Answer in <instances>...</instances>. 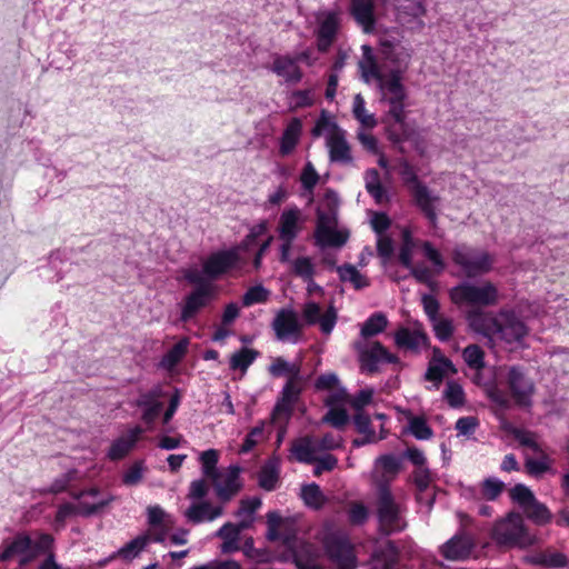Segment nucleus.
Returning a JSON list of instances; mask_svg holds the SVG:
<instances>
[{"label": "nucleus", "mask_w": 569, "mask_h": 569, "mask_svg": "<svg viewBox=\"0 0 569 569\" xmlns=\"http://www.w3.org/2000/svg\"><path fill=\"white\" fill-rule=\"evenodd\" d=\"M329 159L331 162L340 163L343 166L351 164L353 161L351 147L347 141V132L343 131L333 136L326 142Z\"/></svg>", "instance_id": "obj_26"}, {"label": "nucleus", "mask_w": 569, "mask_h": 569, "mask_svg": "<svg viewBox=\"0 0 569 569\" xmlns=\"http://www.w3.org/2000/svg\"><path fill=\"white\" fill-rule=\"evenodd\" d=\"M291 451L299 462L313 463L316 461L310 440L307 438L305 439V442L293 445Z\"/></svg>", "instance_id": "obj_62"}, {"label": "nucleus", "mask_w": 569, "mask_h": 569, "mask_svg": "<svg viewBox=\"0 0 569 569\" xmlns=\"http://www.w3.org/2000/svg\"><path fill=\"white\" fill-rule=\"evenodd\" d=\"M218 460L219 453L216 449H208L200 455L202 473L211 481L217 480V477H221V472L217 468Z\"/></svg>", "instance_id": "obj_47"}, {"label": "nucleus", "mask_w": 569, "mask_h": 569, "mask_svg": "<svg viewBox=\"0 0 569 569\" xmlns=\"http://www.w3.org/2000/svg\"><path fill=\"white\" fill-rule=\"evenodd\" d=\"M452 260L470 279L488 273L493 264V259L489 252L479 251L466 244L457 246L453 249Z\"/></svg>", "instance_id": "obj_7"}, {"label": "nucleus", "mask_w": 569, "mask_h": 569, "mask_svg": "<svg viewBox=\"0 0 569 569\" xmlns=\"http://www.w3.org/2000/svg\"><path fill=\"white\" fill-rule=\"evenodd\" d=\"M112 500H113V496H109L107 499H102L92 505L87 503V502H79V505L76 506L71 502H64V503L60 505L57 510L56 518H54L56 523L63 527L64 522L68 518L72 517V516H77V515L89 518L93 515H97L100 510H102L104 507H107Z\"/></svg>", "instance_id": "obj_18"}, {"label": "nucleus", "mask_w": 569, "mask_h": 569, "mask_svg": "<svg viewBox=\"0 0 569 569\" xmlns=\"http://www.w3.org/2000/svg\"><path fill=\"white\" fill-rule=\"evenodd\" d=\"M499 316L502 319L498 320L496 333L506 343L521 345L523 339L529 333L528 326L520 319L515 310L501 309Z\"/></svg>", "instance_id": "obj_13"}, {"label": "nucleus", "mask_w": 569, "mask_h": 569, "mask_svg": "<svg viewBox=\"0 0 569 569\" xmlns=\"http://www.w3.org/2000/svg\"><path fill=\"white\" fill-rule=\"evenodd\" d=\"M352 114L355 119L361 124L363 129H373L378 121L373 113H370L366 109V101L360 93L353 97L352 101Z\"/></svg>", "instance_id": "obj_39"}, {"label": "nucleus", "mask_w": 569, "mask_h": 569, "mask_svg": "<svg viewBox=\"0 0 569 569\" xmlns=\"http://www.w3.org/2000/svg\"><path fill=\"white\" fill-rule=\"evenodd\" d=\"M189 346V339L182 338L176 345L172 346L162 357L160 365L161 367L171 370L173 369L187 353Z\"/></svg>", "instance_id": "obj_42"}, {"label": "nucleus", "mask_w": 569, "mask_h": 569, "mask_svg": "<svg viewBox=\"0 0 569 569\" xmlns=\"http://www.w3.org/2000/svg\"><path fill=\"white\" fill-rule=\"evenodd\" d=\"M325 552L329 560L338 569H355L357 558L353 553V547L347 535L340 531L330 532L323 539Z\"/></svg>", "instance_id": "obj_8"}, {"label": "nucleus", "mask_w": 569, "mask_h": 569, "mask_svg": "<svg viewBox=\"0 0 569 569\" xmlns=\"http://www.w3.org/2000/svg\"><path fill=\"white\" fill-rule=\"evenodd\" d=\"M289 557L298 569H318V552L308 542L299 541L293 548L287 549Z\"/></svg>", "instance_id": "obj_25"}, {"label": "nucleus", "mask_w": 569, "mask_h": 569, "mask_svg": "<svg viewBox=\"0 0 569 569\" xmlns=\"http://www.w3.org/2000/svg\"><path fill=\"white\" fill-rule=\"evenodd\" d=\"M270 297V290L262 284L250 287L242 296V305L250 307L256 303H264Z\"/></svg>", "instance_id": "obj_53"}, {"label": "nucleus", "mask_w": 569, "mask_h": 569, "mask_svg": "<svg viewBox=\"0 0 569 569\" xmlns=\"http://www.w3.org/2000/svg\"><path fill=\"white\" fill-rule=\"evenodd\" d=\"M240 260L238 248H230L212 252L202 264L201 274L211 282L217 280L230 269L234 268Z\"/></svg>", "instance_id": "obj_12"}, {"label": "nucleus", "mask_w": 569, "mask_h": 569, "mask_svg": "<svg viewBox=\"0 0 569 569\" xmlns=\"http://www.w3.org/2000/svg\"><path fill=\"white\" fill-rule=\"evenodd\" d=\"M551 462L552 460L546 453L539 459L527 458L525 461V470L530 477L539 479L547 472H553Z\"/></svg>", "instance_id": "obj_45"}, {"label": "nucleus", "mask_w": 569, "mask_h": 569, "mask_svg": "<svg viewBox=\"0 0 569 569\" xmlns=\"http://www.w3.org/2000/svg\"><path fill=\"white\" fill-rule=\"evenodd\" d=\"M529 561L535 566L553 569L565 568L569 562L567 556L562 552H540L530 557Z\"/></svg>", "instance_id": "obj_41"}, {"label": "nucleus", "mask_w": 569, "mask_h": 569, "mask_svg": "<svg viewBox=\"0 0 569 569\" xmlns=\"http://www.w3.org/2000/svg\"><path fill=\"white\" fill-rule=\"evenodd\" d=\"M326 198L328 201V211L317 210V226L315 232L325 233L328 229L335 228L338 224V196L335 191L328 190Z\"/></svg>", "instance_id": "obj_27"}, {"label": "nucleus", "mask_w": 569, "mask_h": 569, "mask_svg": "<svg viewBox=\"0 0 569 569\" xmlns=\"http://www.w3.org/2000/svg\"><path fill=\"white\" fill-rule=\"evenodd\" d=\"M443 398L451 408H459L465 405V391L460 383L449 380L443 391Z\"/></svg>", "instance_id": "obj_50"}, {"label": "nucleus", "mask_w": 569, "mask_h": 569, "mask_svg": "<svg viewBox=\"0 0 569 569\" xmlns=\"http://www.w3.org/2000/svg\"><path fill=\"white\" fill-rule=\"evenodd\" d=\"M507 380L517 403L522 407H530L536 387L533 380L527 376L525 368L521 366H511L508 371Z\"/></svg>", "instance_id": "obj_14"}, {"label": "nucleus", "mask_w": 569, "mask_h": 569, "mask_svg": "<svg viewBox=\"0 0 569 569\" xmlns=\"http://www.w3.org/2000/svg\"><path fill=\"white\" fill-rule=\"evenodd\" d=\"M292 271L296 276L306 280L313 277L315 266L309 257H298L292 262Z\"/></svg>", "instance_id": "obj_63"}, {"label": "nucleus", "mask_w": 569, "mask_h": 569, "mask_svg": "<svg viewBox=\"0 0 569 569\" xmlns=\"http://www.w3.org/2000/svg\"><path fill=\"white\" fill-rule=\"evenodd\" d=\"M358 360L362 372L376 373L379 371V363H393L398 365L400 359L389 352L387 348L380 342L375 341L370 347H365L361 343H357Z\"/></svg>", "instance_id": "obj_10"}, {"label": "nucleus", "mask_w": 569, "mask_h": 569, "mask_svg": "<svg viewBox=\"0 0 569 569\" xmlns=\"http://www.w3.org/2000/svg\"><path fill=\"white\" fill-rule=\"evenodd\" d=\"M301 499L303 500L305 505L312 508H319L320 503L319 500L322 498V492L320 489V486L316 482H311L308 485H303L301 487Z\"/></svg>", "instance_id": "obj_57"}, {"label": "nucleus", "mask_w": 569, "mask_h": 569, "mask_svg": "<svg viewBox=\"0 0 569 569\" xmlns=\"http://www.w3.org/2000/svg\"><path fill=\"white\" fill-rule=\"evenodd\" d=\"M151 541V537L149 533H142L131 539L116 552L110 556V559H114L116 557L122 558L124 561H132L138 558L140 553L146 549V547Z\"/></svg>", "instance_id": "obj_31"}, {"label": "nucleus", "mask_w": 569, "mask_h": 569, "mask_svg": "<svg viewBox=\"0 0 569 569\" xmlns=\"http://www.w3.org/2000/svg\"><path fill=\"white\" fill-rule=\"evenodd\" d=\"M270 70L288 83H298L302 79V71L297 59L289 54H276Z\"/></svg>", "instance_id": "obj_22"}, {"label": "nucleus", "mask_w": 569, "mask_h": 569, "mask_svg": "<svg viewBox=\"0 0 569 569\" xmlns=\"http://www.w3.org/2000/svg\"><path fill=\"white\" fill-rule=\"evenodd\" d=\"M405 432L411 433L417 440H429L433 436L432 428L422 416H411Z\"/></svg>", "instance_id": "obj_44"}, {"label": "nucleus", "mask_w": 569, "mask_h": 569, "mask_svg": "<svg viewBox=\"0 0 569 569\" xmlns=\"http://www.w3.org/2000/svg\"><path fill=\"white\" fill-rule=\"evenodd\" d=\"M133 447L134 440H128L124 437H120L111 443L107 452V457L112 461L120 460L124 458Z\"/></svg>", "instance_id": "obj_55"}, {"label": "nucleus", "mask_w": 569, "mask_h": 569, "mask_svg": "<svg viewBox=\"0 0 569 569\" xmlns=\"http://www.w3.org/2000/svg\"><path fill=\"white\" fill-rule=\"evenodd\" d=\"M368 129H359L357 132V139L361 143V146L369 151L372 154H379L378 163L382 168H387V159L383 157V154H380L379 144L377 138L367 131Z\"/></svg>", "instance_id": "obj_49"}, {"label": "nucleus", "mask_w": 569, "mask_h": 569, "mask_svg": "<svg viewBox=\"0 0 569 569\" xmlns=\"http://www.w3.org/2000/svg\"><path fill=\"white\" fill-rule=\"evenodd\" d=\"M468 327L471 331L481 335L488 340H492V335L496 333L498 319L488 317L479 309L469 310L466 316Z\"/></svg>", "instance_id": "obj_24"}, {"label": "nucleus", "mask_w": 569, "mask_h": 569, "mask_svg": "<svg viewBox=\"0 0 569 569\" xmlns=\"http://www.w3.org/2000/svg\"><path fill=\"white\" fill-rule=\"evenodd\" d=\"M281 523H282V517L279 511L272 510L267 513L266 538L269 541L281 540V531H280Z\"/></svg>", "instance_id": "obj_59"}, {"label": "nucleus", "mask_w": 569, "mask_h": 569, "mask_svg": "<svg viewBox=\"0 0 569 569\" xmlns=\"http://www.w3.org/2000/svg\"><path fill=\"white\" fill-rule=\"evenodd\" d=\"M268 372L274 377H288V379L300 380V367L293 362H289L282 357H277L273 362L268 367Z\"/></svg>", "instance_id": "obj_36"}, {"label": "nucleus", "mask_w": 569, "mask_h": 569, "mask_svg": "<svg viewBox=\"0 0 569 569\" xmlns=\"http://www.w3.org/2000/svg\"><path fill=\"white\" fill-rule=\"evenodd\" d=\"M345 130L338 126L332 117L327 112L322 111L319 119L311 131L313 137H326V142L329 141L333 136L343 132Z\"/></svg>", "instance_id": "obj_38"}, {"label": "nucleus", "mask_w": 569, "mask_h": 569, "mask_svg": "<svg viewBox=\"0 0 569 569\" xmlns=\"http://www.w3.org/2000/svg\"><path fill=\"white\" fill-rule=\"evenodd\" d=\"M184 279L187 282L194 284V288L184 297V303L180 312V320L182 322L191 320L216 297L213 284L208 281L200 271L188 270L184 272Z\"/></svg>", "instance_id": "obj_4"}, {"label": "nucleus", "mask_w": 569, "mask_h": 569, "mask_svg": "<svg viewBox=\"0 0 569 569\" xmlns=\"http://www.w3.org/2000/svg\"><path fill=\"white\" fill-rule=\"evenodd\" d=\"M301 129H302V123L298 118H293L288 123V126L286 127V129L282 133L281 140H280V150L279 151L282 156H288L295 150V148L300 139Z\"/></svg>", "instance_id": "obj_34"}, {"label": "nucleus", "mask_w": 569, "mask_h": 569, "mask_svg": "<svg viewBox=\"0 0 569 569\" xmlns=\"http://www.w3.org/2000/svg\"><path fill=\"white\" fill-rule=\"evenodd\" d=\"M395 343L399 349L410 350L419 353L420 346H428L429 337L422 330H410L400 327L393 335Z\"/></svg>", "instance_id": "obj_23"}, {"label": "nucleus", "mask_w": 569, "mask_h": 569, "mask_svg": "<svg viewBox=\"0 0 569 569\" xmlns=\"http://www.w3.org/2000/svg\"><path fill=\"white\" fill-rule=\"evenodd\" d=\"M509 497L517 503L526 518L537 526H545L552 519L548 507L540 502L532 490L523 483H517L509 490Z\"/></svg>", "instance_id": "obj_6"}, {"label": "nucleus", "mask_w": 569, "mask_h": 569, "mask_svg": "<svg viewBox=\"0 0 569 569\" xmlns=\"http://www.w3.org/2000/svg\"><path fill=\"white\" fill-rule=\"evenodd\" d=\"M475 548V541L468 533H457L441 546L440 552L443 558L451 561L468 559Z\"/></svg>", "instance_id": "obj_20"}, {"label": "nucleus", "mask_w": 569, "mask_h": 569, "mask_svg": "<svg viewBox=\"0 0 569 569\" xmlns=\"http://www.w3.org/2000/svg\"><path fill=\"white\" fill-rule=\"evenodd\" d=\"M161 397H163L162 387L156 385L150 390L140 392L134 400V406L142 409L141 420L150 428L163 408V403L160 401Z\"/></svg>", "instance_id": "obj_17"}, {"label": "nucleus", "mask_w": 569, "mask_h": 569, "mask_svg": "<svg viewBox=\"0 0 569 569\" xmlns=\"http://www.w3.org/2000/svg\"><path fill=\"white\" fill-rule=\"evenodd\" d=\"M398 556L399 549L391 540H387L385 547L375 551L377 560L382 562L381 569H396Z\"/></svg>", "instance_id": "obj_46"}, {"label": "nucleus", "mask_w": 569, "mask_h": 569, "mask_svg": "<svg viewBox=\"0 0 569 569\" xmlns=\"http://www.w3.org/2000/svg\"><path fill=\"white\" fill-rule=\"evenodd\" d=\"M377 462L386 472L398 473L402 468L403 459L402 456L385 453L377 459Z\"/></svg>", "instance_id": "obj_64"}, {"label": "nucleus", "mask_w": 569, "mask_h": 569, "mask_svg": "<svg viewBox=\"0 0 569 569\" xmlns=\"http://www.w3.org/2000/svg\"><path fill=\"white\" fill-rule=\"evenodd\" d=\"M463 359L469 368L481 370L485 368V352L478 345H469L463 349Z\"/></svg>", "instance_id": "obj_52"}, {"label": "nucleus", "mask_w": 569, "mask_h": 569, "mask_svg": "<svg viewBox=\"0 0 569 569\" xmlns=\"http://www.w3.org/2000/svg\"><path fill=\"white\" fill-rule=\"evenodd\" d=\"M268 229V222L266 220L260 221L259 223L252 226L249 229V233L244 237V239L234 248H238V252L240 250H249L257 241V239L264 234Z\"/></svg>", "instance_id": "obj_58"}, {"label": "nucleus", "mask_w": 569, "mask_h": 569, "mask_svg": "<svg viewBox=\"0 0 569 569\" xmlns=\"http://www.w3.org/2000/svg\"><path fill=\"white\" fill-rule=\"evenodd\" d=\"M4 548L0 553V561L7 562L14 557H19V565L21 567L30 563L36 552L32 550V539L26 532H18L11 540L3 541Z\"/></svg>", "instance_id": "obj_16"}, {"label": "nucleus", "mask_w": 569, "mask_h": 569, "mask_svg": "<svg viewBox=\"0 0 569 569\" xmlns=\"http://www.w3.org/2000/svg\"><path fill=\"white\" fill-rule=\"evenodd\" d=\"M351 13L365 32L375 28L373 0H351Z\"/></svg>", "instance_id": "obj_28"}, {"label": "nucleus", "mask_w": 569, "mask_h": 569, "mask_svg": "<svg viewBox=\"0 0 569 569\" xmlns=\"http://www.w3.org/2000/svg\"><path fill=\"white\" fill-rule=\"evenodd\" d=\"M280 531L281 541L286 549L293 548L300 541L295 517L282 518Z\"/></svg>", "instance_id": "obj_48"}, {"label": "nucleus", "mask_w": 569, "mask_h": 569, "mask_svg": "<svg viewBox=\"0 0 569 569\" xmlns=\"http://www.w3.org/2000/svg\"><path fill=\"white\" fill-rule=\"evenodd\" d=\"M400 505L396 501L387 481H380L377 486L376 517L378 531L382 537H389L401 532L407 527L403 520Z\"/></svg>", "instance_id": "obj_2"}, {"label": "nucleus", "mask_w": 569, "mask_h": 569, "mask_svg": "<svg viewBox=\"0 0 569 569\" xmlns=\"http://www.w3.org/2000/svg\"><path fill=\"white\" fill-rule=\"evenodd\" d=\"M336 271L340 281L350 282L356 290H361L366 287H369L370 284L368 278L360 273L358 269L351 263H345L336 267Z\"/></svg>", "instance_id": "obj_37"}, {"label": "nucleus", "mask_w": 569, "mask_h": 569, "mask_svg": "<svg viewBox=\"0 0 569 569\" xmlns=\"http://www.w3.org/2000/svg\"><path fill=\"white\" fill-rule=\"evenodd\" d=\"M379 52L382 60L391 66L388 76L402 77L408 70L412 58V50L403 46L399 40L381 39Z\"/></svg>", "instance_id": "obj_9"}, {"label": "nucleus", "mask_w": 569, "mask_h": 569, "mask_svg": "<svg viewBox=\"0 0 569 569\" xmlns=\"http://www.w3.org/2000/svg\"><path fill=\"white\" fill-rule=\"evenodd\" d=\"M223 512L222 507H212L210 502L202 501L191 505L184 512L186 518L193 523H201L204 520L212 521Z\"/></svg>", "instance_id": "obj_30"}, {"label": "nucleus", "mask_w": 569, "mask_h": 569, "mask_svg": "<svg viewBox=\"0 0 569 569\" xmlns=\"http://www.w3.org/2000/svg\"><path fill=\"white\" fill-rule=\"evenodd\" d=\"M280 478L278 459H268L258 473V485L266 491H273Z\"/></svg>", "instance_id": "obj_32"}, {"label": "nucleus", "mask_w": 569, "mask_h": 569, "mask_svg": "<svg viewBox=\"0 0 569 569\" xmlns=\"http://www.w3.org/2000/svg\"><path fill=\"white\" fill-rule=\"evenodd\" d=\"M402 77L388 76L379 87L381 91V101L388 103L389 109L387 118H392L395 124H390L387 129L388 139L393 144H400L410 138V130L406 123V89L402 84Z\"/></svg>", "instance_id": "obj_1"}, {"label": "nucleus", "mask_w": 569, "mask_h": 569, "mask_svg": "<svg viewBox=\"0 0 569 569\" xmlns=\"http://www.w3.org/2000/svg\"><path fill=\"white\" fill-rule=\"evenodd\" d=\"M53 269H59L56 279L57 282L64 278V276L60 274V272L70 274V279L74 280L73 273L78 271V267H74L71 262H64L60 259L59 251L52 252L50 254L49 268L47 269V271H51Z\"/></svg>", "instance_id": "obj_54"}, {"label": "nucleus", "mask_w": 569, "mask_h": 569, "mask_svg": "<svg viewBox=\"0 0 569 569\" xmlns=\"http://www.w3.org/2000/svg\"><path fill=\"white\" fill-rule=\"evenodd\" d=\"M339 28V18L335 12H328L319 18V28L317 30V46L321 52L328 51L336 40Z\"/></svg>", "instance_id": "obj_21"}, {"label": "nucleus", "mask_w": 569, "mask_h": 569, "mask_svg": "<svg viewBox=\"0 0 569 569\" xmlns=\"http://www.w3.org/2000/svg\"><path fill=\"white\" fill-rule=\"evenodd\" d=\"M349 237L348 229L338 230L337 227L328 229L325 233L315 232L316 243L320 248H341L348 242Z\"/></svg>", "instance_id": "obj_35"}, {"label": "nucleus", "mask_w": 569, "mask_h": 569, "mask_svg": "<svg viewBox=\"0 0 569 569\" xmlns=\"http://www.w3.org/2000/svg\"><path fill=\"white\" fill-rule=\"evenodd\" d=\"M449 296L455 305L467 303L478 307L495 306L499 299L498 289L490 281H486L481 286L462 281L450 289Z\"/></svg>", "instance_id": "obj_5"}, {"label": "nucleus", "mask_w": 569, "mask_h": 569, "mask_svg": "<svg viewBox=\"0 0 569 569\" xmlns=\"http://www.w3.org/2000/svg\"><path fill=\"white\" fill-rule=\"evenodd\" d=\"M252 521L251 517L249 520H241L238 523L227 522L216 532V537L222 540L240 539L241 531L249 528Z\"/></svg>", "instance_id": "obj_51"}, {"label": "nucleus", "mask_w": 569, "mask_h": 569, "mask_svg": "<svg viewBox=\"0 0 569 569\" xmlns=\"http://www.w3.org/2000/svg\"><path fill=\"white\" fill-rule=\"evenodd\" d=\"M387 326V316L383 312H375L362 325L360 335L362 338L375 337L383 332Z\"/></svg>", "instance_id": "obj_43"}, {"label": "nucleus", "mask_w": 569, "mask_h": 569, "mask_svg": "<svg viewBox=\"0 0 569 569\" xmlns=\"http://www.w3.org/2000/svg\"><path fill=\"white\" fill-rule=\"evenodd\" d=\"M300 211L297 208L286 210L280 216L279 237L281 240L295 241L299 233Z\"/></svg>", "instance_id": "obj_33"}, {"label": "nucleus", "mask_w": 569, "mask_h": 569, "mask_svg": "<svg viewBox=\"0 0 569 569\" xmlns=\"http://www.w3.org/2000/svg\"><path fill=\"white\" fill-rule=\"evenodd\" d=\"M271 328L279 341L297 343L301 335V326L297 312L292 308H281L277 311Z\"/></svg>", "instance_id": "obj_15"}, {"label": "nucleus", "mask_w": 569, "mask_h": 569, "mask_svg": "<svg viewBox=\"0 0 569 569\" xmlns=\"http://www.w3.org/2000/svg\"><path fill=\"white\" fill-rule=\"evenodd\" d=\"M505 482L498 478L489 477L481 482V495L487 500H496L502 492Z\"/></svg>", "instance_id": "obj_56"}, {"label": "nucleus", "mask_w": 569, "mask_h": 569, "mask_svg": "<svg viewBox=\"0 0 569 569\" xmlns=\"http://www.w3.org/2000/svg\"><path fill=\"white\" fill-rule=\"evenodd\" d=\"M322 423H329L337 429L343 428L349 421V415L345 408H331L321 419Z\"/></svg>", "instance_id": "obj_61"}, {"label": "nucleus", "mask_w": 569, "mask_h": 569, "mask_svg": "<svg viewBox=\"0 0 569 569\" xmlns=\"http://www.w3.org/2000/svg\"><path fill=\"white\" fill-rule=\"evenodd\" d=\"M492 539L505 547L526 548L536 541L533 535L528 531L523 516L518 511H510L492 529Z\"/></svg>", "instance_id": "obj_3"}, {"label": "nucleus", "mask_w": 569, "mask_h": 569, "mask_svg": "<svg viewBox=\"0 0 569 569\" xmlns=\"http://www.w3.org/2000/svg\"><path fill=\"white\" fill-rule=\"evenodd\" d=\"M241 471L242 468L239 465H230L223 481L220 480L221 477H217V480L212 481L216 496L221 502L230 501L242 489Z\"/></svg>", "instance_id": "obj_19"}, {"label": "nucleus", "mask_w": 569, "mask_h": 569, "mask_svg": "<svg viewBox=\"0 0 569 569\" xmlns=\"http://www.w3.org/2000/svg\"><path fill=\"white\" fill-rule=\"evenodd\" d=\"M363 50V59L359 62V69L361 71V77L365 82L369 83L372 79L378 81V86H381L388 76L383 74L379 69L376 59L372 54L371 48L369 46H362Z\"/></svg>", "instance_id": "obj_29"}, {"label": "nucleus", "mask_w": 569, "mask_h": 569, "mask_svg": "<svg viewBox=\"0 0 569 569\" xmlns=\"http://www.w3.org/2000/svg\"><path fill=\"white\" fill-rule=\"evenodd\" d=\"M259 356V351L247 347H242L236 352H233L232 356L230 357L229 368L231 370L239 369L242 372H246Z\"/></svg>", "instance_id": "obj_40"}, {"label": "nucleus", "mask_w": 569, "mask_h": 569, "mask_svg": "<svg viewBox=\"0 0 569 569\" xmlns=\"http://www.w3.org/2000/svg\"><path fill=\"white\" fill-rule=\"evenodd\" d=\"M430 322L432 325V330L435 332V336L439 341L446 342L452 337L455 328H453V322L451 319L437 318V320H432Z\"/></svg>", "instance_id": "obj_60"}, {"label": "nucleus", "mask_w": 569, "mask_h": 569, "mask_svg": "<svg viewBox=\"0 0 569 569\" xmlns=\"http://www.w3.org/2000/svg\"><path fill=\"white\" fill-rule=\"evenodd\" d=\"M408 181L411 183L410 191L416 207L421 211L430 224L436 227L438 222V208L441 203L440 196L422 183V180Z\"/></svg>", "instance_id": "obj_11"}]
</instances>
